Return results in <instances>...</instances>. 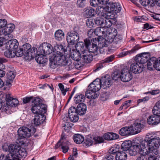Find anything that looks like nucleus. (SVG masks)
I'll list each match as a JSON object with an SVG mask.
<instances>
[{
  "instance_id": "nucleus-1",
  "label": "nucleus",
  "mask_w": 160,
  "mask_h": 160,
  "mask_svg": "<svg viewBox=\"0 0 160 160\" xmlns=\"http://www.w3.org/2000/svg\"><path fill=\"white\" fill-rule=\"evenodd\" d=\"M10 153L6 156L7 160H20L19 158H25L27 155L25 149L16 144H10L8 146Z\"/></svg>"
},
{
  "instance_id": "nucleus-2",
  "label": "nucleus",
  "mask_w": 160,
  "mask_h": 160,
  "mask_svg": "<svg viewBox=\"0 0 160 160\" xmlns=\"http://www.w3.org/2000/svg\"><path fill=\"white\" fill-rule=\"evenodd\" d=\"M138 152L143 156H146L148 153L145 142L139 138L136 139L132 146L129 149V153L131 156L136 155Z\"/></svg>"
},
{
  "instance_id": "nucleus-3",
  "label": "nucleus",
  "mask_w": 160,
  "mask_h": 160,
  "mask_svg": "<svg viewBox=\"0 0 160 160\" xmlns=\"http://www.w3.org/2000/svg\"><path fill=\"white\" fill-rule=\"evenodd\" d=\"M50 61L52 64L55 65L67 66L70 70L74 68V65L70 60H66L65 57L63 55H61L60 57H53V59H50Z\"/></svg>"
},
{
  "instance_id": "nucleus-4",
  "label": "nucleus",
  "mask_w": 160,
  "mask_h": 160,
  "mask_svg": "<svg viewBox=\"0 0 160 160\" xmlns=\"http://www.w3.org/2000/svg\"><path fill=\"white\" fill-rule=\"evenodd\" d=\"M24 52V55L28 59L34 58L37 52V49L35 48H31L30 45L28 43L24 44L22 48Z\"/></svg>"
},
{
  "instance_id": "nucleus-5",
  "label": "nucleus",
  "mask_w": 160,
  "mask_h": 160,
  "mask_svg": "<svg viewBox=\"0 0 160 160\" xmlns=\"http://www.w3.org/2000/svg\"><path fill=\"white\" fill-rule=\"evenodd\" d=\"M143 141L145 142V143H147L148 147V148H157L160 146V138L159 137L150 138L148 136L145 138Z\"/></svg>"
},
{
  "instance_id": "nucleus-6",
  "label": "nucleus",
  "mask_w": 160,
  "mask_h": 160,
  "mask_svg": "<svg viewBox=\"0 0 160 160\" xmlns=\"http://www.w3.org/2000/svg\"><path fill=\"white\" fill-rule=\"evenodd\" d=\"M38 50L40 53H42L45 56L48 55L53 51L52 45L48 43L44 42L40 45Z\"/></svg>"
},
{
  "instance_id": "nucleus-7",
  "label": "nucleus",
  "mask_w": 160,
  "mask_h": 160,
  "mask_svg": "<svg viewBox=\"0 0 160 160\" xmlns=\"http://www.w3.org/2000/svg\"><path fill=\"white\" fill-rule=\"evenodd\" d=\"M79 37L78 32L73 30H72L67 34V40L68 44L74 45L78 41Z\"/></svg>"
},
{
  "instance_id": "nucleus-8",
  "label": "nucleus",
  "mask_w": 160,
  "mask_h": 160,
  "mask_svg": "<svg viewBox=\"0 0 160 160\" xmlns=\"http://www.w3.org/2000/svg\"><path fill=\"white\" fill-rule=\"evenodd\" d=\"M106 36L104 38L108 43H111L114 42V40L117 35V31L115 28H108V29Z\"/></svg>"
},
{
  "instance_id": "nucleus-9",
  "label": "nucleus",
  "mask_w": 160,
  "mask_h": 160,
  "mask_svg": "<svg viewBox=\"0 0 160 160\" xmlns=\"http://www.w3.org/2000/svg\"><path fill=\"white\" fill-rule=\"evenodd\" d=\"M121 80L123 82H127L130 81L132 78V73L129 68L124 67L121 71Z\"/></svg>"
},
{
  "instance_id": "nucleus-10",
  "label": "nucleus",
  "mask_w": 160,
  "mask_h": 160,
  "mask_svg": "<svg viewBox=\"0 0 160 160\" xmlns=\"http://www.w3.org/2000/svg\"><path fill=\"white\" fill-rule=\"evenodd\" d=\"M107 6L108 12H112L116 14L119 12L122 9L121 5L118 3L110 2L108 3Z\"/></svg>"
},
{
  "instance_id": "nucleus-11",
  "label": "nucleus",
  "mask_w": 160,
  "mask_h": 160,
  "mask_svg": "<svg viewBox=\"0 0 160 160\" xmlns=\"http://www.w3.org/2000/svg\"><path fill=\"white\" fill-rule=\"evenodd\" d=\"M149 57L150 55L149 53L144 52L136 55L135 60L139 65H142L148 62Z\"/></svg>"
},
{
  "instance_id": "nucleus-12",
  "label": "nucleus",
  "mask_w": 160,
  "mask_h": 160,
  "mask_svg": "<svg viewBox=\"0 0 160 160\" xmlns=\"http://www.w3.org/2000/svg\"><path fill=\"white\" fill-rule=\"evenodd\" d=\"M31 130L29 128L23 127L19 128L18 132L19 136L22 138H27L31 135Z\"/></svg>"
},
{
  "instance_id": "nucleus-13",
  "label": "nucleus",
  "mask_w": 160,
  "mask_h": 160,
  "mask_svg": "<svg viewBox=\"0 0 160 160\" xmlns=\"http://www.w3.org/2000/svg\"><path fill=\"white\" fill-rule=\"evenodd\" d=\"M144 125L141 123V121L138 120L134 122L132 127V131L133 134L139 133L142 129L143 128Z\"/></svg>"
},
{
  "instance_id": "nucleus-14",
  "label": "nucleus",
  "mask_w": 160,
  "mask_h": 160,
  "mask_svg": "<svg viewBox=\"0 0 160 160\" xmlns=\"http://www.w3.org/2000/svg\"><path fill=\"white\" fill-rule=\"evenodd\" d=\"M153 114V115L150 116L147 119V122L149 125H155L160 122V116L157 114Z\"/></svg>"
},
{
  "instance_id": "nucleus-15",
  "label": "nucleus",
  "mask_w": 160,
  "mask_h": 160,
  "mask_svg": "<svg viewBox=\"0 0 160 160\" xmlns=\"http://www.w3.org/2000/svg\"><path fill=\"white\" fill-rule=\"evenodd\" d=\"M75 107H71L68 110V114L70 121L73 122H77L79 119L78 114L75 112Z\"/></svg>"
},
{
  "instance_id": "nucleus-16",
  "label": "nucleus",
  "mask_w": 160,
  "mask_h": 160,
  "mask_svg": "<svg viewBox=\"0 0 160 160\" xmlns=\"http://www.w3.org/2000/svg\"><path fill=\"white\" fill-rule=\"evenodd\" d=\"M100 80L101 85L103 88L109 87L112 84V79L108 75L102 77Z\"/></svg>"
},
{
  "instance_id": "nucleus-17",
  "label": "nucleus",
  "mask_w": 160,
  "mask_h": 160,
  "mask_svg": "<svg viewBox=\"0 0 160 160\" xmlns=\"http://www.w3.org/2000/svg\"><path fill=\"white\" fill-rule=\"evenodd\" d=\"M5 43L4 46L6 49L15 50L18 48L19 44L17 40L16 39L10 40Z\"/></svg>"
},
{
  "instance_id": "nucleus-18",
  "label": "nucleus",
  "mask_w": 160,
  "mask_h": 160,
  "mask_svg": "<svg viewBox=\"0 0 160 160\" xmlns=\"http://www.w3.org/2000/svg\"><path fill=\"white\" fill-rule=\"evenodd\" d=\"M99 79H96L91 83L89 86V89L94 92H98L102 87Z\"/></svg>"
},
{
  "instance_id": "nucleus-19",
  "label": "nucleus",
  "mask_w": 160,
  "mask_h": 160,
  "mask_svg": "<svg viewBox=\"0 0 160 160\" xmlns=\"http://www.w3.org/2000/svg\"><path fill=\"white\" fill-rule=\"evenodd\" d=\"M138 63L135 62L132 64L130 67V69L135 74L141 73L143 71L142 65H139Z\"/></svg>"
},
{
  "instance_id": "nucleus-20",
  "label": "nucleus",
  "mask_w": 160,
  "mask_h": 160,
  "mask_svg": "<svg viewBox=\"0 0 160 160\" xmlns=\"http://www.w3.org/2000/svg\"><path fill=\"white\" fill-rule=\"evenodd\" d=\"M75 112L79 115H84L87 110V106L84 103L81 102L79 103L77 106V108H75Z\"/></svg>"
},
{
  "instance_id": "nucleus-21",
  "label": "nucleus",
  "mask_w": 160,
  "mask_h": 160,
  "mask_svg": "<svg viewBox=\"0 0 160 160\" xmlns=\"http://www.w3.org/2000/svg\"><path fill=\"white\" fill-rule=\"evenodd\" d=\"M32 105L35 106H39L42 108V110L44 112H46L47 106L46 105L42 103V101L39 98H35L32 101Z\"/></svg>"
},
{
  "instance_id": "nucleus-22",
  "label": "nucleus",
  "mask_w": 160,
  "mask_h": 160,
  "mask_svg": "<svg viewBox=\"0 0 160 160\" xmlns=\"http://www.w3.org/2000/svg\"><path fill=\"white\" fill-rule=\"evenodd\" d=\"M35 118L33 119L34 123L36 126L42 123L46 118L43 114L35 115Z\"/></svg>"
},
{
  "instance_id": "nucleus-23",
  "label": "nucleus",
  "mask_w": 160,
  "mask_h": 160,
  "mask_svg": "<svg viewBox=\"0 0 160 160\" xmlns=\"http://www.w3.org/2000/svg\"><path fill=\"white\" fill-rule=\"evenodd\" d=\"M119 134L122 136H128L133 134L132 128L125 127L121 128L119 131Z\"/></svg>"
},
{
  "instance_id": "nucleus-24",
  "label": "nucleus",
  "mask_w": 160,
  "mask_h": 160,
  "mask_svg": "<svg viewBox=\"0 0 160 160\" xmlns=\"http://www.w3.org/2000/svg\"><path fill=\"white\" fill-rule=\"evenodd\" d=\"M108 29L103 27L97 28L95 29V34L99 37H104L106 36Z\"/></svg>"
},
{
  "instance_id": "nucleus-25",
  "label": "nucleus",
  "mask_w": 160,
  "mask_h": 160,
  "mask_svg": "<svg viewBox=\"0 0 160 160\" xmlns=\"http://www.w3.org/2000/svg\"><path fill=\"white\" fill-rule=\"evenodd\" d=\"M75 48H76V50L80 52L82 55V53H85V52L89 53L88 51L85 50L86 48H85V47L84 43L82 42H80L77 43L75 45Z\"/></svg>"
},
{
  "instance_id": "nucleus-26",
  "label": "nucleus",
  "mask_w": 160,
  "mask_h": 160,
  "mask_svg": "<svg viewBox=\"0 0 160 160\" xmlns=\"http://www.w3.org/2000/svg\"><path fill=\"white\" fill-rule=\"evenodd\" d=\"M75 48H76V50L80 52L82 55V53H85V52L89 53L88 51L85 50L86 48H85V47L84 43L82 42H80L77 43L75 45Z\"/></svg>"
},
{
  "instance_id": "nucleus-27",
  "label": "nucleus",
  "mask_w": 160,
  "mask_h": 160,
  "mask_svg": "<svg viewBox=\"0 0 160 160\" xmlns=\"http://www.w3.org/2000/svg\"><path fill=\"white\" fill-rule=\"evenodd\" d=\"M95 43H98V47L99 48H102L104 47L108 46V42L104 37L100 38L99 39L97 38H94Z\"/></svg>"
},
{
  "instance_id": "nucleus-28",
  "label": "nucleus",
  "mask_w": 160,
  "mask_h": 160,
  "mask_svg": "<svg viewBox=\"0 0 160 160\" xmlns=\"http://www.w3.org/2000/svg\"><path fill=\"white\" fill-rule=\"evenodd\" d=\"M140 48L141 47L139 45L137 44L130 51H128L125 52H122L120 53L118 56L119 57H124L128 54H131L136 52L137 50Z\"/></svg>"
},
{
  "instance_id": "nucleus-29",
  "label": "nucleus",
  "mask_w": 160,
  "mask_h": 160,
  "mask_svg": "<svg viewBox=\"0 0 160 160\" xmlns=\"http://www.w3.org/2000/svg\"><path fill=\"white\" fill-rule=\"evenodd\" d=\"M7 80L6 81L7 85L9 86L13 82L15 77V74L13 72L9 71L7 73Z\"/></svg>"
},
{
  "instance_id": "nucleus-30",
  "label": "nucleus",
  "mask_w": 160,
  "mask_h": 160,
  "mask_svg": "<svg viewBox=\"0 0 160 160\" xmlns=\"http://www.w3.org/2000/svg\"><path fill=\"white\" fill-rule=\"evenodd\" d=\"M42 110V108L40 106L32 105L31 110L32 113L35 114V115L44 114L46 112H43Z\"/></svg>"
},
{
  "instance_id": "nucleus-31",
  "label": "nucleus",
  "mask_w": 160,
  "mask_h": 160,
  "mask_svg": "<svg viewBox=\"0 0 160 160\" xmlns=\"http://www.w3.org/2000/svg\"><path fill=\"white\" fill-rule=\"evenodd\" d=\"M35 59L37 62L39 64H43L48 61L47 59L42 53L38 54L35 57Z\"/></svg>"
},
{
  "instance_id": "nucleus-32",
  "label": "nucleus",
  "mask_w": 160,
  "mask_h": 160,
  "mask_svg": "<svg viewBox=\"0 0 160 160\" xmlns=\"http://www.w3.org/2000/svg\"><path fill=\"white\" fill-rule=\"evenodd\" d=\"M147 63V68L148 70H151L155 68L156 63L157 59L155 57H152L149 59Z\"/></svg>"
},
{
  "instance_id": "nucleus-33",
  "label": "nucleus",
  "mask_w": 160,
  "mask_h": 160,
  "mask_svg": "<svg viewBox=\"0 0 160 160\" xmlns=\"http://www.w3.org/2000/svg\"><path fill=\"white\" fill-rule=\"evenodd\" d=\"M85 17L87 18L94 16L95 13V10L91 7L86 8L84 12Z\"/></svg>"
},
{
  "instance_id": "nucleus-34",
  "label": "nucleus",
  "mask_w": 160,
  "mask_h": 160,
  "mask_svg": "<svg viewBox=\"0 0 160 160\" xmlns=\"http://www.w3.org/2000/svg\"><path fill=\"white\" fill-rule=\"evenodd\" d=\"M82 54L81 58L83 62L88 63L92 60L93 57L90 54L89 52V53L88 52H85V53H82Z\"/></svg>"
},
{
  "instance_id": "nucleus-35",
  "label": "nucleus",
  "mask_w": 160,
  "mask_h": 160,
  "mask_svg": "<svg viewBox=\"0 0 160 160\" xmlns=\"http://www.w3.org/2000/svg\"><path fill=\"white\" fill-rule=\"evenodd\" d=\"M71 58L76 61H79L81 58L82 54L76 50H72L71 54Z\"/></svg>"
},
{
  "instance_id": "nucleus-36",
  "label": "nucleus",
  "mask_w": 160,
  "mask_h": 160,
  "mask_svg": "<svg viewBox=\"0 0 160 160\" xmlns=\"http://www.w3.org/2000/svg\"><path fill=\"white\" fill-rule=\"evenodd\" d=\"M127 155L126 153L123 151H119L115 155L116 160H126Z\"/></svg>"
},
{
  "instance_id": "nucleus-37",
  "label": "nucleus",
  "mask_w": 160,
  "mask_h": 160,
  "mask_svg": "<svg viewBox=\"0 0 160 160\" xmlns=\"http://www.w3.org/2000/svg\"><path fill=\"white\" fill-rule=\"evenodd\" d=\"M104 138L106 140H111L115 139L118 138V136L113 133L108 132L106 133L103 136Z\"/></svg>"
},
{
  "instance_id": "nucleus-38",
  "label": "nucleus",
  "mask_w": 160,
  "mask_h": 160,
  "mask_svg": "<svg viewBox=\"0 0 160 160\" xmlns=\"http://www.w3.org/2000/svg\"><path fill=\"white\" fill-rule=\"evenodd\" d=\"M132 144L131 141L129 140L125 141L122 143L121 149L123 151H127L131 147Z\"/></svg>"
},
{
  "instance_id": "nucleus-39",
  "label": "nucleus",
  "mask_w": 160,
  "mask_h": 160,
  "mask_svg": "<svg viewBox=\"0 0 160 160\" xmlns=\"http://www.w3.org/2000/svg\"><path fill=\"white\" fill-rule=\"evenodd\" d=\"M92 41V44L90 45L88 49L89 52L95 53L98 50V47L97 45V43H95V40L94 38L93 39V40L91 39Z\"/></svg>"
},
{
  "instance_id": "nucleus-40",
  "label": "nucleus",
  "mask_w": 160,
  "mask_h": 160,
  "mask_svg": "<svg viewBox=\"0 0 160 160\" xmlns=\"http://www.w3.org/2000/svg\"><path fill=\"white\" fill-rule=\"evenodd\" d=\"M73 139L75 142L78 144L81 143L84 141V137L80 134L74 135Z\"/></svg>"
},
{
  "instance_id": "nucleus-41",
  "label": "nucleus",
  "mask_w": 160,
  "mask_h": 160,
  "mask_svg": "<svg viewBox=\"0 0 160 160\" xmlns=\"http://www.w3.org/2000/svg\"><path fill=\"white\" fill-rule=\"evenodd\" d=\"M15 26L13 24L11 23L7 25V27L2 30V33H11L14 29Z\"/></svg>"
},
{
  "instance_id": "nucleus-42",
  "label": "nucleus",
  "mask_w": 160,
  "mask_h": 160,
  "mask_svg": "<svg viewBox=\"0 0 160 160\" xmlns=\"http://www.w3.org/2000/svg\"><path fill=\"white\" fill-rule=\"evenodd\" d=\"M85 99V97L84 95L82 94H78L76 95L74 97V101L76 103H78L81 102H83Z\"/></svg>"
},
{
  "instance_id": "nucleus-43",
  "label": "nucleus",
  "mask_w": 160,
  "mask_h": 160,
  "mask_svg": "<svg viewBox=\"0 0 160 160\" xmlns=\"http://www.w3.org/2000/svg\"><path fill=\"white\" fill-rule=\"evenodd\" d=\"M54 35L55 39L58 41H61L64 38V37L63 32L60 30L57 31L55 33Z\"/></svg>"
},
{
  "instance_id": "nucleus-44",
  "label": "nucleus",
  "mask_w": 160,
  "mask_h": 160,
  "mask_svg": "<svg viewBox=\"0 0 160 160\" xmlns=\"http://www.w3.org/2000/svg\"><path fill=\"white\" fill-rule=\"evenodd\" d=\"M105 11H108L107 10V6L105 8H103L102 7H98L96 9L95 12L98 15L101 16H104V12Z\"/></svg>"
},
{
  "instance_id": "nucleus-45",
  "label": "nucleus",
  "mask_w": 160,
  "mask_h": 160,
  "mask_svg": "<svg viewBox=\"0 0 160 160\" xmlns=\"http://www.w3.org/2000/svg\"><path fill=\"white\" fill-rule=\"evenodd\" d=\"M93 139V136L92 137L89 135L87 136L83 143L84 144L83 145L88 147L91 145L94 142Z\"/></svg>"
},
{
  "instance_id": "nucleus-46",
  "label": "nucleus",
  "mask_w": 160,
  "mask_h": 160,
  "mask_svg": "<svg viewBox=\"0 0 160 160\" xmlns=\"http://www.w3.org/2000/svg\"><path fill=\"white\" fill-rule=\"evenodd\" d=\"M53 51H57V52H64L65 49L64 48L62 44L56 43L53 49Z\"/></svg>"
},
{
  "instance_id": "nucleus-47",
  "label": "nucleus",
  "mask_w": 160,
  "mask_h": 160,
  "mask_svg": "<svg viewBox=\"0 0 160 160\" xmlns=\"http://www.w3.org/2000/svg\"><path fill=\"white\" fill-rule=\"evenodd\" d=\"M4 55L5 57L9 58H12L15 56L14 51L12 52L11 49H7L4 52Z\"/></svg>"
},
{
  "instance_id": "nucleus-48",
  "label": "nucleus",
  "mask_w": 160,
  "mask_h": 160,
  "mask_svg": "<svg viewBox=\"0 0 160 160\" xmlns=\"http://www.w3.org/2000/svg\"><path fill=\"white\" fill-rule=\"evenodd\" d=\"M121 71L119 70H116L112 74V78L115 80H117L118 78H120L121 77Z\"/></svg>"
},
{
  "instance_id": "nucleus-49",
  "label": "nucleus",
  "mask_w": 160,
  "mask_h": 160,
  "mask_svg": "<svg viewBox=\"0 0 160 160\" xmlns=\"http://www.w3.org/2000/svg\"><path fill=\"white\" fill-rule=\"evenodd\" d=\"M94 21L95 25L102 26L104 21V18L101 17H99L94 19Z\"/></svg>"
},
{
  "instance_id": "nucleus-50",
  "label": "nucleus",
  "mask_w": 160,
  "mask_h": 160,
  "mask_svg": "<svg viewBox=\"0 0 160 160\" xmlns=\"http://www.w3.org/2000/svg\"><path fill=\"white\" fill-rule=\"evenodd\" d=\"M112 23L111 20L109 19L105 18L103 24L102 26L104 28H108L112 25Z\"/></svg>"
},
{
  "instance_id": "nucleus-51",
  "label": "nucleus",
  "mask_w": 160,
  "mask_h": 160,
  "mask_svg": "<svg viewBox=\"0 0 160 160\" xmlns=\"http://www.w3.org/2000/svg\"><path fill=\"white\" fill-rule=\"evenodd\" d=\"M69 142H62L61 144V148L62 150V152L64 153L67 152L69 148L68 147Z\"/></svg>"
},
{
  "instance_id": "nucleus-52",
  "label": "nucleus",
  "mask_w": 160,
  "mask_h": 160,
  "mask_svg": "<svg viewBox=\"0 0 160 160\" xmlns=\"http://www.w3.org/2000/svg\"><path fill=\"white\" fill-rule=\"evenodd\" d=\"M151 148H148V150L147 149V151L148 153L147 154L149 153L151 154L150 156H152V155L154 156L157 155L158 154V150L157 149H151Z\"/></svg>"
},
{
  "instance_id": "nucleus-53",
  "label": "nucleus",
  "mask_w": 160,
  "mask_h": 160,
  "mask_svg": "<svg viewBox=\"0 0 160 160\" xmlns=\"http://www.w3.org/2000/svg\"><path fill=\"white\" fill-rule=\"evenodd\" d=\"M86 24L87 26L90 28L95 27L94 19L91 18L88 19L86 21Z\"/></svg>"
},
{
  "instance_id": "nucleus-54",
  "label": "nucleus",
  "mask_w": 160,
  "mask_h": 160,
  "mask_svg": "<svg viewBox=\"0 0 160 160\" xmlns=\"http://www.w3.org/2000/svg\"><path fill=\"white\" fill-rule=\"evenodd\" d=\"M18 103V100L16 98H13L11 100L9 101V102L7 103V104L9 105V106L11 107H13V106H15Z\"/></svg>"
},
{
  "instance_id": "nucleus-55",
  "label": "nucleus",
  "mask_w": 160,
  "mask_h": 160,
  "mask_svg": "<svg viewBox=\"0 0 160 160\" xmlns=\"http://www.w3.org/2000/svg\"><path fill=\"white\" fill-rule=\"evenodd\" d=\"M93 142L95 144L97 143H100L104 141L103 138L100 137H94L93 136Z\"/></svg>"
},
{
  "instance_id": "nucleus-56",
  "label": "nucleus",
  "mask_w": 160,
  "mask_h": 160,
  "mask_svg": "<svg viewBox=\"0 0 160 160\" xmlns=\"http://www.w3.org/2000/svg\"><path fill=\"white\" fill-rule=\"evenodd\" d=\"M118 149L115 147H113L111 148L108 151V152L110 154L114 155L119 152Z\"/></svg>"
},
{
  "instance_id": "nucleus-57",
  "label": "nucleus",
  "mask_w": 160,
  "mask_h": 160,
  "mask_svg": "<svg viewBox=\"0 0 160 160\" xmlns=\"http://www.w3.org/2000/svg\"><path fill=\"white\" fill-rule=\"evenodd\" d=\"M2 34L4 35V37H3L4 39V41H5L7 40H11L13 38V36L10 33H2Z\"/></svg>"
},
{
  "instance_id": "nucleus-58",
  "label": "nucleus",
  "mask_w": 160,
  "mask_h": 160,
  "mask_svg": "<svg viewBox=\"0 0 160 160\" xmlns=\"http://www.w3.org/2000/svg\"><path fill=\"white\" fill-rule=\"evenodd\" d=\"M15 56H16L18 57H20L24 55V52L22 48H20L18 49L17 51H15Z\"/></svg>"
},
{
  "instance_id": "nucleus-59",
  "label": "nucleus",
  "mask_w": 160,
  "mask_h": 160,
  "mask_svg": "<svg viewBox=\"0 0 160 160\" xmlns=\"http://www.w3.org/2000/svg\"><path fill=\"white\" fill-rule=\"evenodd\" d=\"M7 21L4 19H0V28L5 27L7 25Z\"/></svg>"
},
{
  "instance_id": "nucleus-60",
  "label": "nucleus",
  "mask_w": 160,
  "mask_h": 160,
  "mask_svg": "<svg viewBox=\"0 0 160 160\" xmlns=\"http://www.w3.org/2000/svg\"><path fill=\"white\" fill-rule=\"evenodd\" d=\"M114 56L112 55L107 57L103 60L105 63H109L110 62H112L114 59Z\"/></svg>"
},
{
  "instance_id": "nucleus-61",
  "label": "nucleus",
  "mask_w": 160,
  "mask_h": 160,
  "mask_svg": "<svg viewBox=\"0 0 160 160\" xmlns=\"http://www.w3.org/2000/svg\"><path fill=\"white\" fill-rule=\"evenodd\" d=\"M105 63L103 60L100 61L99 63L97 64V69L99 70L103 67L105 66Z\"/></svg>"
},
{
  "instance_id": "nucleus-62",
  "label": "nucleus",
  "mask_w": 160,
  "mask_h": 160,
  "mask_svg": "<svg viewBox=\"0 0 160 160\" xmlns=\"http://www.w3.org/2000/svg\"><path fill=\"white\" fill-rule=\"evenodd\" d=\"M77 3L78 6L82 8L85 6L86 2L85 0H78Z\"/></svg>"
},
{
  "instance_id": "nucleus-63",
  "label": "nucleus",
  "mask_w": 160,
  "mask_h": 160,
  "mask_svg": "<svg viewBox=\"0 0 160 160\" xmlns=\"http://www.w3.org/2000/svg\"><path fill=\"white\" fill-rule=\"evenodd\" d=\"M6 96V103H8L9 101H11L12 99L13 98L12 96H11V93H10L9 92H7L6 93L5 95Z\"/></svg>"
},
{
  "instance_id": "nucleus-64",
  "label": "nucleus",
  "mask_w": 160,
  "mask_h": 160,
  "mask_svg": "<svg viewBox=\"0 0 160 160\" xmlns=\"http://www.w3.org/2000/svg\"><path fill=\"white\" fill-rule=\"evenodd\" d=\"M155 68L157 70H160V58L157 59L156 64Z\"/></svg>"
}]
</instances>
